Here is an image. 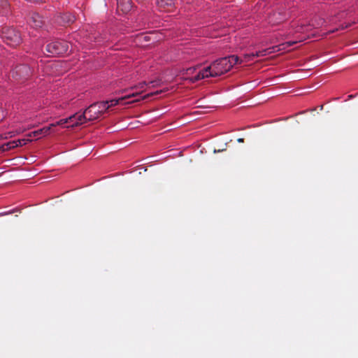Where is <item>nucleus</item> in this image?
Here are the masks:
<instances>
[{
    "mask_svg": "<svg viewBox=\"0 0 358 358\" xmlns=\"http://www.w3.org/2000/svg\"><path fill=\"white\" fill-rule=\"evenodd\" d=\"M240 61L238 57L230 55L216 59L209 66L200 71L194 78L193 81H197L205 78L217 77L228 72Z\"/></svg>",
    "mask_w": 358,
    "mask_h": 358,
    "instance_id": "f257e3e1",
    "label": "nucleus"
},
{
    "mask_svg": "<svg viewBox=\"0 0 358 358\" xmlns=\"http://www.w3.org/2000/svg\"><path fill=\"white\" fill-rule=\"evenodd\" d=\"M108 109L107 102H96L91 104L82 113H75L69 118L60 120L57 124L71 123V127H76L85 123L87 120L98 119L103 113Z\"/></svg>",
    "mask_w": 358,
    "mask_h": 358,
    "instance_id": "f03ea898",
    "label": "nucleus"
},
{
    "mask_svg": "<svg viewBox=\"0 0 358 358\" xmlns=\"http://www.w3.org/2000/svg\"><path fill=\"white\" fill-rule=\"evenodd\" d=\"M0 36L2 41L11 47H16L22 41L20 32L11 27H3Z\"/></svg>",
    "mask_w": 358,
    "mask_h": 358,
    "instance_id": "7ed1b4c3",
    "label": "nucleus"
},
{
    "mask_svg": "<svg viewBox=\"0 0 358 358\" xmlns=\"http://www.w3.org/2000/svg\"><path fill=\"white\" fill-rule=\"evenodd\" d=\"M286 9V7H280L277 11L271 13L267 18L268 23L271 25H276L291 17L294 10L287 12Z\"/></svg>",
    "mask_w": 358,
    "mask_h": 358,
    "instance_id": "20e7f679",
    "label": "nucleus"
},
{
    "mask_svg": "<svg viewBox=\"0 0 358 358\" xmlns=\"http://www.w3.org/2000/svg\"><path fill=\"white\" fill-rule=\"evenodd\" d=\"M106 41V38L96 33H90L88 35H84L80 38L79 42L83 46L91 48L96 45H103Z\"/></svg>",
    "mask_w": 358,
    "mask_h": 358,
    "instance_id": "39448f33",
    "label": "nucleus"
},
{
    "mask_svg": "<svg viewBox=\"0 0 358 358\" xmlns=\"http://www.w3.org/2000/svg\"><path fill=\"white\" fill-rule=\"evenodd\" d=\"M69 50V43L64 41H55L46 45V50L50 55H59L66 53Z\"/></svg>",
    "mask_w": 358,
    "mask_h": 358,
    "instance_id": "423d86ee",
    "label": "nucleus"
},
{
    "mask_svg": "<svg viewBox=\"0 0 358 358\" xmlns=\"http://www.w3.org/2000/svg\"><path fill=\"white\" fill-rule=\"evenodd\" d=\"M15 80L27 79L31 75V70L27 64L17 65L10 72Z\"/></svg>",
    "mask_w": 358,
    "mask_h": 358,
    "instance_id": "0eeeda50",
    "label": "nucleus"
},
{
    "mask_svg": "<svg viewBox=\"0 0 358 358\" xmlns=\"http://www.w3.org/2000/svg\"><path fill=\"white\" fill-rule=\"evenodd\" d=\"M146 86V83L145 82L139 83L138 85H134L129 89L125 90V92H127L122 99H128L130 97H133L139 94L140 92L144 90Z\"/></svg>",
    "mask_w": 358,
    "mask_h": 358,
    "instance_id": "6e6552de",
    "label": "nucleus"
},
{
    "mask_svg": "<svg viewBox=\"0 0 358 358\" xmlns=\"http://www.w3.org/2000/svg\"><path fill=\"white\" fill-rule=\"evenodd\" d=\"M75 16L69 13H59L56 16L57 23L61 25L72 23L75 21Z\"/></svg>",
    "mask_w": 358,
    "mask_h": 358,
    "instance_id": "1a4fd4ad",
    "label": "nucleus"
},
{
    "mask_svg": "<svg viewBox=\"0 0 358 358\" xmlns=\"http://www.w3.org/2000/svg\"><path fill=\"white\" fill-rule=\"evenodd\" d=\"M271 48L264 49L262 50L256 51L255 52H252L251 54H247L245 55V60L247 62L252 60L254 58L260 57L263 56H266L271 52L275 51V48L273 47L272 50H270Z\"/></svg>",
    "mask_w": 358,
    "mask_h": 358,
    "instance_id": "9d476101",
    "label": "nucleus"
},
{
    "mask_svg": "<svg viewBox=\"0 0 358 358\" xmlns=\"http://www.w3.org/2000/svg\"><path fill=\"white\" fill-rule=\"evenodd\" d=\"M28 23L31 27L37 29L43 26L44 21L38 13H34L29 17Z\"/></svg>",
    "mask_w": 358,
    "mask_h": 358,
    "instance_id": "9b49d317",
    "label": "nucleus"
},
{
    "mask_svg": "<svg viewBox=\"0 0 358 358\" xmlns=\"http://www.w3.org/2000/svg\"><path fill=\"white\" fill-rule=\"evenodd\" d=\"M157 3L159 8L168 11L175 5L173 0H157Z\"/></svg>",
    "mask_w": 358,
    "mask_h": 358,
    "instance_id": "f8f14e48",
    "label": "nucleus"
},
{
    "mask_svg": "<svg viewBox=\"0 0 358 358\" xmlns=\"http://www.w3.org/2000/svg\"><path fill=\"white\" fill-rule=\"evenodd\" d=\"M117 8L127 13L131 8L130 0H117Z\"/></svg>",
    "mask_w": 358,
    "mask_h": 358,
    "instance_id": "ddd939ff",
    "label": "nucleus"
},
{
    "mask_svg": "<svg viewBox=\"0 0 358 358\" xmlns=\"http://www.w3.org/2000/svg\"><path fill=\"white\" fill-rule=\"evenodd\" d=\"M10 13V4L8 0H0V14L6 15Z\"/></svg>",
    "mask_w": 358,
    "mask_h": 358,
    "instance_id": "4468645a",
    "label": "nucleus"
},
{
    "mask_svg": "<svg viewBox=\"0 0 358 358\" xmlns=\"http://www.w3.org/2000/svg\"><path fill=\"white\" fill-rule=\"evenodd\" d=\"M50 127H43V129H38L34 131V136L41 138L43 136L48 135L50 133Z\"/></svg>",
    "mask_w": 358,
    "mask_h": 358,
    "instance_id": "2eb2a0df",
    "label": "nucleus"
},
{
    "mask_svg": "<svg viewBox=\"0 0 358 358\" xmlns=\"http://www.w3.org/2000/svg\"><path fill=\"white\" fill-rule=\"evenodd\" d=\"M21 142L20 141H12V142H9L6 144V146H7V149H12V148H16L17 147L18 145H21Z\"/></svg>",
    "mask_w": 358,
    "mask_h": 358,
    "instance_id": "dca6fc26",
    "label": "nucleus"
},
{
    "mask_svg": "<svg viewBox=\"0 0 358 358\" xmlns=\"http://www.w3.org/2000/svg\"><path fill=\"white\" fill-rule=\"evenodd\" d=\"M122 97L123 96H122L119 99H110L109 101H106L105 102L108 103V108H110L112 106H115L117 105L119 103L120 100H122L123 99H122Z\"/></svg>",
    "mask_w": 358,
    "mask_h": 358,
    "instance_id": "f3484780",
    "label": "nucleus"
},
{
    "mask_svg": "<svg viewBox=\"0 0 358 358\" xmlns=\"http://www.w3.org/2000/svg\"><path fill=\"white\" fill-rule=\"evenodd\" d=\"M325 21L324 19L322 18H320L319 19V20L317 22H316L315 23H313L311 24V26L314 27H321L324 24Z\"/></svg>",
    "mask_w": 358,
    "mask_h": 358,
    "instance_id": "a211bd4d",
    "label": "nucleus"
},
{
    "mask_svg": "<svg viewBox=\"0 0 358 358\" xmlns=\"http://www.w3.org/2000/svg\"><path fill=\"white\" fill-rule=\"evenodd\" d=\"M295 43H296V41H287L285 43L282 44V45H283V46L286 45V48H289ZM284 48H285V47Z\"/></svg>",
    "mask_w": 358,
    "mask_h": 358,
    "instance_id": "6ab92c4d",
    "label": "nucleus"
},
{
    "mask_svg": "<svg viewBox=\"0 0 358 358\" xmlns=\"http://www.w3.org/2000/svg\"><path fill=\"white\" fill-rule=\"evenodd\" d=\"M6 113L3 110L2 108H0V121H1L6 116Z\"/></svg>",
    "mask_w": 358,
    "mask_h": 358,
    "instance_id": "aec40b11",
    "label": "nucleus"
},
{
    "mask_svg": "<svg viewBox=\"0 0 358 358\" xmlns=\"http://www.w3.org/2000/svg\"><path fill=\"white\" fill-rule=\"evenodd\" d=\"M15 211H16V210L13 209V210H10V211L0 213V217L1 216H4V215H9V214H12L13 213H14Z\"/></svg>",
    "mask_w": 358,
    "mask_h": 358,
    "instance_id": "412c9836",
    "label": "nucleus"
},
{
    "mask_svg": "<svg viewBox=\"0 0 358 358\" xmlns=\"http://www.w3.org/2000/svg\"><path fill=\"white\" fill-rule=\"evenodd\" d=\"M195 68L194 67H191V68H189L187 70V74H190L192 73H193L194 71H195Z\"/></svg>",
    "mask_w": 358,
    "mask_h": 358,
    "instance_id": "4be33fe9",
    "label": "nucleus"
},
{
    "mask_svg": "<svg viewBox=\"0 0 358 358\" xmlns=\"http://www.w3.org/2000/svg\"><path fill=\"white\" fill-rule=\"evenodd\" d=\"M305 31V28L303 26H301L300 27L297 28L296 31Z\"/></svg>",
    "mask_w": 358,
    "mask_h": 358,
    "instance_id": "5701e85b",
    "label": "nucleus"
},
{
    "mask_svg": "<svg viewBox=\"0 0 358 358\" xmlns=\"http://www.w3.org/2000/svg\"><path fill=\"white\" fill-rule=\"evenodd\" d=\"M237 141H238V143H243L244 140H243V138H240Z\"/></svg>",
    "mask_w": 358,
    "mask_h": 358,
    "instance_id": "b1692460",
    "label": "nucleus"
},
{
    "mask_svg": "<svg viewBox=\"0 0 358 358\" xmlns=\"http://www.w3.org/2000/svg\"><path fill=\"white\" fill-rule=\"evenodd\" d=\"M352 97H354V96H353V95H350V96H349V98H350V99H352Z\"/></svg>",
    "mask_w": 358,
    "mask_h": 358,
    "instance_id": "393cba45",
    "label": "nucleus"
}]
</instances>
